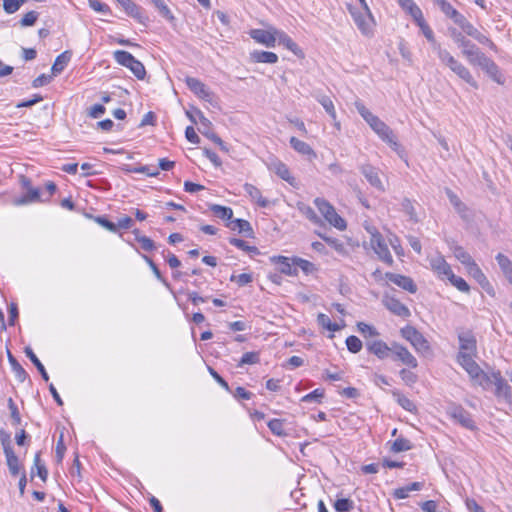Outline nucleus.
I'll use <instances>...</instances> for the list:
<instances>
[{"label":"nucleus","instance_id":"nucleus-4","mask_svg":"<svg viewBox=\"0 0 512 512\" xmlns=\"http://www.w3.org/2000/svg\"><path fill=\"white\" fill-rule=\"evenodd\" d=\"M367 231L370 234V246L373 251L377 254L381 261L389 266H392L394 260L382 234L374 227L367 228Z\"/></svg>","mask_w":512,"mask_h":512},{"label":"nucleus","instance_id":"nucleus-1","mask_svg":"<svg viewBox=\"0 0 512 512\" xmlns=\"http://www.w3.org/2000/svg\"><path fill=\"white\" fill-rule=\"evenodd\" d=\"M356 110L361 117L366 121L370 128L377 134V136L387 143L394 151L400 152V144L393 130L383 122L378 116L374 115L362 101L357 100L354 103Z\"/></svg>","mask_w":512,"mask_h":512},{"label":"nucleus","instance_id":"nucleus-11","mask_svg":"<svg viewBox=\"0 0 512 512\" xmlns=\"http://www.w3.org/2000/svg\"><path fill=\"white\" fill-rule=\"evenodd\" d=\"M400 334L405 340L410 342L417 352L424 353L430 350L429 342L415 327L405 326L401 328Z\"/></svg>","mask_w":512,"mask_h":512},{"label":"nucleus","instance_id":"nucleus-52","mask_svg":"<svg viewBox=\"0 0 512 512\" xmlns=\"http://www.w3.org/2000/svg\"><path fill=\"white\" fill-rule=\"evenodd\" d=\"M447 280H449L450 283L461 292L468 293L470 291L468 283L463 278L456 276L454 273L450 274Z\"/></svg>","mask_w":512,"mask_h":512},{"label":"nucleus","instance_id":"nucleus-21","mask_svg":"<svg viewBox=\"0 0 512 512\" xmlns=\"http://www.w3.org/2000/svg\"><path fill=\"white\" fill-rule=\"evenodd\" d=\"M466 269L468 274L472 276L487 293L491 295L493 294V288L490 282L488 281L487 277L482 272V270L480 269L476 262H473Z\"/></svg>","mask_w":512,"mask_h":512},{"label":"nucleus","instance_id":"nucleus-61","mask_svg":"<svg viewBox=\"0 0 512 512\" xmlns=\"http://www.w3.org/2000/svg\"><path fill=\"white\" fill-rule=\"evenodd\" d=\"M399 375L403 382L408 386L414 385L418 380V377L414 372L405 368L400 370Z\"/></svg>","mask_w":512,"mask_h":512},{"label":"nucleus","instance_id":"nucleus-36","mask_svg":"<svg viewBox=\"0 0 512 512\" xmlns=\"http://www.w3.org/2000/svg\"><path fill=\"white\" fill-rule=\"evenodd\" d=\"M296 207H297L298 211L312 223H314V224L321 223L320 217L316 214V212L313 210V208L310 207L309 205L305 204L304 202H298L296 204Z\"/></svg>","mask_w":512,"mask_h":512},{"label":"nucleus","instance_id":"nucleus-32","mask_svg":"<svg viewBox=\"0 0 512 512\" xmlns=\"http://www.w3.org/2000/svg\"><path fill=\"white\" fill-rule=\"evenodd\" d=\"M392 396L395 401L406 411L411 413L417 412V407L412 400L403 395L399 390H393Z\"/></svg>","mask_w":512,"mask_h":512},{"label":"nucleus","instance_id":"nucleus-25","mask_svg":"<svg viewBox=\"0 0 512 512\" xmlns=\"http://www.w3.org/2000/svg\"><path fill=\"white\" fill-rule=\"evenodd\" d=\"M226 227L232 231H237L238 233L244 234L246 237H251L253 235V229L250 223L244 219H233L229 222H226Z\"/></svg>","mask_w":512,"mask_h":512},{"label":"nucleus","instance_id":"nucleus-48","mask_svg":"<svg viewBox=\"0 0 512 512\" xmlns=\"http://www.w3.org/2000/svg\"><path fill=\"white\" fill-rule=\"evenodd\" d=\"M293 264L296 268H300L305 274H311L316 271V267L312 262L299 257L293 258Z\"/></svg>","mask_w":512,"mask_h":512},{"label":"nucleus","instance_id":"nucleus-60","mask_svg":"<svg viewBox=\"0 0 512 512\" xmlns=\"http://www.w3.org/2000/svg\"><path fill=\"white\" fill-rule=\"evenodd\" d=\"M229 243L243 251L252 252L257 254L258 248L255 246H249L246 241L238 238H230Z\"/></svg>","mask_w":512,"mask_h":512},{"label":"nucleus","instance_id":"nucleus-13","mask_svg":"<svg viewBox=\"0 0 512 512\" xmlns=\"http://www.w3.org/2000/svg\"><path fill=\"white\" fill-rule=\"evenodd\" d=\"M391 349V353L393 355L394 360L400 361L401 363L412 369L418 366L417 359L411 354V352L405 346L397 342H392Z\"/></svg>","mask_w":512,"mask_h":512},{"label":"nucleus","instance_id":"nucleus-7","mask_svg":"<svg viewBox=\"0 0 512 512\" xmlns=\"http://www.w3.org/2000/svg\"><path fill=\"white\" fill-rule=\"evenodd\" d=\"M459 352L457 362L477 357V341L472 331H462L458 334Z\"/></svg>","mask_w":512,"mask_h":512},{"label":"nucleus","instance_id":"nucleus-28","mask_svg":"<svg viewBox=\"0 0 512 512\" xmlns=\"http://www.w3.org/2000/svg\"><path fill=\"white\" fill-rule=\"evenodd\" d=\"M6 458V463L9 469V472L12 476H17L20 474L23 466L20 463L18 456L15 454L14 450L4 453Z\"/></svg>","mask_w":512,"mask_h":512},{"label":"nucleus","instance_id":"nucleus-55","mask_svg":"<svg viewBox=\"0 0 512 512\" xmlns=\"http://www.w3.org/2000/svg\"><path fill=\"white\" fill-rule=\"evenodd\" d=\"M411 448L412 446L410 441L403 437L397 438L391 446V450L395 453L408 451Z\"/></svg>","mask_w":512,"mask_h":512},{"label":"nucleus","instance_id":"nucleus-10","mask_svg":"<svg viewBox=\"0 0 512 512\" xmlns=\"http://www.w3.org/2000/svg\"><path fill=\"white\" fill-rule=\"evenodd\" d=\"M452 37L455 43L461 48L463 56L473 65L484 53L475 44L468 40L462 33L453 31Z\"/></svg>","mask_w":512,"mask_h":512},{"label":"nucleus","instance_id":"nucleus-23","mask_svg":"<svg viewBox=\"0 0 512 512\" xmlns=\"http://www.w3.org/2000/svg\"><path fill=\"white\" fill-rule=\"evenodd\" d=\"M276 41H278L279 44L283 45L296 56H303V52L299 46L284 31L278 29L275 30V42Z\"/></svg>","mask_w":512,"mask_h":512},{"label":"nucleus","instance_id":"nucleus-41","mask_svg":"<svg viewBox=\"0 0 512 512\" xmlns=\"http://www.w3.org/2000/svg\"><path fill=\"white\" fill-rule=\"evenodd\" d=\"M25 354L31 360V362L36 366V368L40 372L43 380L48 381L49 380L48 373L46 372L45 367L43 366L41 361L38 359V357L35 355L33 350L30 347H26Z\"/></svg>","mask_w":512,"mask_h":512},{"label":"nucleus","instance_id":"nucleus-45","mask_svg":"<svg viewBox=\"0 0 512 512\" xmlns=\"http://www.w3.org/2000/svg\"><path fill=\"white\" fill-rule=\"evenodd\" d=\"M318 324L331 332H336L340 329V326L336 323H333L328 315L324 313H319L317 316Z\"/></svg>","mask_w":512,"mask_h":512},{"label":"nucleus","instance_id":"nucleus-19","mask_svg":"<svg viewBox=\"0 0 512 512\" xmlns=\"http://www.w3.org/2000/svg\"><path fill=\"white\" fill-rule=\"evenodd\" d=\"M385 279L388 281L394 283L395 285L401 287L402 289L410 292L415 293L417 291V286L414 283L413 279L396 273L387 272L384 274Z\"/></svg>","mask_w":512,"mask_h":512},{"label":"nucleus","instance_id":"nucleus-57","mask_svg":"<svg viewBox=\"0 0 512 512\" xmlns=\"http://www.w3.org/2000/svg\"><path fill=\"white\" fill-rule=\"evenodd\" d=\"M8 408L10 410V416L12 419V424L17 426L21 424V415L18 410L17 405L15 404L14 400L12 398H9L7 401Z\"/></svg>","mask_w":512,"mask_h":512},{"label":"nucleus","instance_id":"nucleus-2","mask_svg":"<svg viewBox=\"0 0 512 512\" xmlns=\"http://www.w3.org/2000/svg\"><path fill=\"white\" fill-rule=\"evenodd\" d=\"M434 52H436L441 63L449 67L450 70L454 72L459 78H461L467 84L471 85L473 88H478V84L474 80L470 71L460 61L452 56L449 51L443 49L441 46H437Z\"/></svg>","mask_w":512,"mask_h":512},{"label":"nucleus","instance_id":"nucleus-29","mask_svg":"<svg viewBox=\"0 0 512 512\" xmlns=\"http://www.w3.org/2000/svg\"><path fill=\"white\" fill-rule=\"evenodd\" d=\"M251 59L256 63L274 64L278 61V56L274 52L255 50L251 53Z\"/></svg>","mask_w":512,"mask_h":512},{"label":"nucleus","instance_id":"nucleus-6","mask_svg":"<svg viewBox=\"0 0 512 512\" xmlns=\"http://www.w3.org/2000/svg\"><path fill=\"white\" fill-rule=\"evenodd\" d=\"M348 10L361 33L365 36H371L375 27V21L370 9L362 8L361 10H357L349 5Z\"/></svg>","mask_w":512,"mask_h":512},{"label":"nucleus","instance_id":"nucleus-12","mask_svg":"<svg viewBox=\"0 0 512 512\" xmlns=\"http://www.w3.org/2000/svg\"><path fill=\"white\" fill-rule=\"evenodd\" d=\"M447 414L451 419L466 429L475 430L476 425L471 414L460 405H451L447 409Z\"/></svg>","mask_w":512,"mask_h":512},{"label":"nucleus","instance_id":"nucleus-46","mask_svg":"<svg viewBox=\"0 0 512 512\" xmlns=\"http://www.w3.org/2000/svg\"><path fill=\"white\" fill-rule=\"evenodd\" d=\"M151 2L158 9L161 16L164 17L166 20H168L171 23L175 20L173 13L169 9V7L164 3L163 0H151Z\"/></svg>","mask_w":512,"mask_h":512},{"label":"nucleus","instance_id":"nucleus-59","mask_svg":"<svg viewBox=\"0 0 512 512\" xmlns=\"http://www.w3.org/2000/svg\"><path fill=\"white\" fill-rule=\"evenodd\" d=\"M259 361H260V356H259L258 352H255V351L246 352L241 357V359L238 363V366L241 367L246 364H257Z\"/></svg>","mask_w":512,"mask_h":512},{"label":"nucleus","instance_id":"nucleus-20","mask_svg":"<svg viewBox=\"0 0 512 512\" xmlns=\"http://www.w3.org/2000/svg\"><path fill=\"white\" fill-rule=\"evenodd\" d=\"M430 265H431L432 270L442 280L448 279L450 274L453 273L450 265L446 262V260L441 255H437V256L431 258Z\"/></svg>","mask_w":512,"mask_h":512},{"label":"nucleus","instance_id":"nucleus-27","mask_svg":"<svg viewBox=\"0 0 512 512\" xmlns=\"http://www.w3.org/2000/svg\"><path fill=\"white\" fill-rule=\"evenodd\" d=\"M400 7L409 14L413 20H420L423 15L420 7L414 2V0H397Z\"/></svg>","mask_w":512,"mask_h":512},{"label":"nucleus","instance_id":"nucleus-64","mask_svg":"<svg viewBox=\"0 0 512 512\" xmlns=\"http://www.w3.org/2000/svg\"><path fill=\"white\" fill-rule=\"evenodd\" d=\"M253 280L252 275L249 273H242L239 275H232L230 281L236 282L239 286H245Z\"/></svg>","mask_w":512,"mask_h":512},{"label":"nucleus","instance_id":"nucleus-50","mask_svg":"<svg viewBox=\"0 0 512 512\" xmlns=\"http://www.w3.org/2000/svg\"><path fill=\"white\" fill-rule=\"evenodd\" d=\"M284 420L272 419L268 422L270 431L277 436H286L287 432L284 429Z\"/></svg>","mask_w":512,"mask_h":512},{"label":"nucleus","instance_id":"nucleus-34","mask_svg":"<svg viewBox=\"0 0 512 512\" xmlns=\"http://www.w3.org/2000/svg\"><path fill=\"white\" fill-rule=\"evenodd\" d=\"M8 361L11 366L12 371L15 374V377L20 381L24 382L28 376L27 372L21 366V364L16 360V358L11 354L10 351L7 352Z\"/></svg>","mask_w":512,"mask_h":512},{"label":"nucleus","instance_id":"nucleus-18","mask_svg":"<svg viewBox=\"0 0 512 512\" xmlns=\"http://www.w3.org/2000/svg\"><path fill=\"white\" fill-rule=\"evenodd\" d=\"M361 173L364 175L369 184L378 191H385L384 184L380 179L379 170L370 164H365L360 167Z\"/></svg>","mask_w":512,"mask_h":512},{"label":"nucleus","instance_id":"nucleus-53","mask_svg":"<svg viewBox=\"0 0 512 512\" xmlns=\"http://www.w3.org/2000/svg\"><path fill=\"white\" fill-rule=\"evenodd\" d=\"M273 167H274V171L275 173L283 180L287 181V182H290V180L292 179L291 177V174H290V171L288 169V167L280 162V161H277L275 163H273Z\"/></svg>","mask_w":512,"mask_h":512},{"label":"nucleus","instance_id":"nucleus-37","mask_svg":"<svg viewBox=\"0 0 512 512\" xmlns=\"http://www.w3.org/2000/svg\"><path fill=\"white\" fill-rule=\"evenodd\" d=\"M423 484L421 482H413L407 486L400 487L394 490L393 496L395 499H405L409 496V493L412 491H418L422 488Z\"/></svg>","mask_w":512,"mask_h":512},{"label":"nucleus","instance_id":"nucleus-38","mask_svg":"<svg viewBox=\"0 0 512 512\" xmlns=\"http://www.w3.org/2000/svg\"><path fill=\"white\" fill-rule=\"evenodd\" d=\"M124 10L129 16L133 17L141 24L145 25L149 21V18L144 15L142 8L135 4L133 1L129 7H126Z\"/></svg>","mask_w":512,"mask_h":512},{"label":"nucleus","instance_id":"nucleus-30","mask_svg":"<svg viewBox=\"0 0 512 512\" xmlns=\"http://www.w3.org/2000/svg\"><path fill=\"white\" fill-rule=\"evenodd\" d=\"M415 23L419 26L421 32L425 38L431 43L433 51L436 50L437 46H441L435 39L433 30L430 28L428 23L425 21L424 16H421L420 20H415Z\"/></svg>","mask_w":512,"mask_h":512},{"label":"nucleus","instance_id":"nucleus-35","mask_svg":"<svg viewBox=\"0 0 512 512\" xmlns=\"http://www.w3.org/2000/svg\"><path fill=\"white\" fill-rule=\"evenodd\" d=\"M446 17L451 19L455 24L464 16L457 11L449 2L446 0L441 1V5L438 6Z\"/></svg>","mask_w":512,"mask_h":512},{"label":"nucleus","instance_id":"nucleus-8","mask_svg":"<svg viewBox=\"0 0 512 512\" xmlns=\"http://www.w3.org/2000/svg\"><path fill=\"white\" fill-rule=\"evenodd\" d=\"M115 61L127 68L138 78L144 79L146 70L144 65L137 60L131 53L124 50H117L113 53Z\"/></svg>","mask_w":512,"mask_h":512},{"label":"nucleus","instance_id":"nucleus-54","mask_svg":"<svg viewBox=\"0 0 512 512\" xmlns=\"http://www.w3.org/2000/svg\"><path fill=\"white\" fill-rule=\"evenodd\" d=\"M28 0H3V9L7 14H13Z\"/></svg>","mask_w":512,"mask_h":512},{"label":"nucleus","instance_id":"nucleus-14","mask_svg":"<svg viewBox=\"0 0 512 512\" xmlns=\"http://www.w3.org/2000/svg\"><path fill=\"white\" fill-rule=\"evenodd\" d=\"M492 385L495 386V396L506 401L511 400V387L502 377L500 371L491 373Z\"/></svg>","mask_w":512,"mask_h":512},{"label":"nucleus","instance_id":"nucleus-40","mask_svg":"<svg viewBox=\"0 0 512 512\" xmlns=\"http://www.w3.org/2000/svg\"><path fill=\"white\" fill-rule=\"evenodd\" d=\"M445 193H446L451 205L454 207V209L461 216H464V214L467 210L466 205L460 200V198L451 189L446 188Z\"/></svg>","mask_w":512,"mask_h":512},{"label":"nucleus","instance_id":"nucleus-26","mask_svg":"<svg viewBox=\"0 0 512 512\" xmlns=\"http://www.w3.org/2000/svg\"><path fill=\"white\" fill-rule=\"evenodd\" d=\"M291 147L301 155L308 156L310 159L316 158V153L312 147L296 137H291L289 140Z\"/></svg>","mask_w":512,"mask_h":512},{"label":"nucleus","instance_id":"nucleus-33","mask_svg":"<svg viewBox=\"0 0 512 512\" xmlns=\"http://www.w3.org/2000/svg\"><path fill=\"white\" fill-rule=\"evenodd\" d=\"M71 52L64 51L60 55H58L54 61V64L52 65V74L58 75L60 74L65 67L68 65L69 61L71 60Z\"/></svg>","mask_w":512,"mask_h":512},{"label":"nucleus","instance_id":"nucleus-5","mask_svg":"<svg viewBox=\"0 0 512 512\" xmlns=\"http://www.w3.org/2000/svg\"><path fill=\"white\" fill-rule=\"evenodd\" d=\"M314 204L324 219L340 231L346 229V221L336 212L335 208L324 198H316Z\"/></svg>","mask_w":512,"mask_h":512},{"label":"nucleus","instance_id":"nucleus-62","mask_svg":"<svg viewBox=\"0 0 512 512\" xmlns=\"http://www.w3.org/2000/svg\"><path fill=\"white\" fill-rule=\"evenodd\" d=\"M357 328H358L359 332H361L363 334L364 337H367V336L374 337V336L379 335L378 331L373 326L366 324L364 322H359L357 324Z\"/></svg>","mask_w":512,"mask_h":512},{"label":"nucleus","instance_id":"nucleus-58","mask_svg":"<svg viewBox=\"0 0 512 512\" xmlns=\"http://www.w3.org/2000/svg\"><path fill=\"white\" fill-rule=\"evenodd\" d=\"M346 346L351 353H358L361 351L363 344L357 336L351 335L346 339Z\"/></svg>","mask_w":512,"mask_h":512},{"label":"nucleus","instance_id":"nucleus-15","mask_svg":"<svg viewBox=\"0 0 512 512\" xmlns=\"http://www.w3.org/2000/svg\"><path fill=\"white\" fill-rule=\"evenodd\" d=\"M275 27H269L267 30L264 29H252L249 35L257 43L265 45L266 47L275 46Z\"/></svg>","mask_w":512,"mask_h":512},{"label":"nucleus","instance_id":"nucleus-24","mask_svg":"<svg viewBox=\"0 0 512 512\" xmlns=\"http://www.w3.org/2000/svg\"><path fill=\"white\" fill-rule=\"evenodd\" d=\"M367 350L379 359H385L391 353V346L382 340H373L366 343Z\"/></svg>","mask_w":512,"mask_h":512},{"label":"nucleus","instance_id":"nucleus-43","mask_svg":"<svg viewBox=\"0 0 512 512\" xmlns=\"http://www.w3.org/2000/svg\"><path fill=\"white\" fill-rule=\"evenodd\" d=\"M453 254L455 258L460 261L466 268L475 262L471 255L461 246H455L453 248Z\"/></svg>","mask_w":512,"mask_h":512},{"label":"nucleus","instance_id":"nucleus-22","mask_svg":"<svg viewBox=\"0 0 512 512\" xmlns=\"http://www.w3.org/2000/svg\"><path fill=\"white\" fill-rule=\"evenodd\" d=\"M271 262L277 265L278 270L289 276H296L298 273L297 268L293 264V258L285 256H273L270 258Z\"/></svg>","mask_w":512,"mask_h":512},{"label":"nucleus","instance_id":"nucleus-42","mask_svg":"<svg viewBox=\"0 0 512 512\" xmlns=\"http://www.w3.org/2000/svg\"><path fill=\"white\" fill-rule=\"evenodd\" d=\"M210 209L213 214L220 219L226 220L227 222L233 220V210L230 207L215 204L212 205Z\"/></svg>","mask_w":512,"mask_h":512},{"label":"nucleus","instance_id":"nucleus-49","mask_svg":"<svg viewBox=\"0 0 512 512\" xmlns=\"http://www.w3.org/2000/svg\"><path fill=\"white\" fill-rule=\"evenodd\" d=\"M354 507V501L348 498L337 499L334 503L336 512H350L354 509Z\"/></svg>","mask_w":512,"mask_h":512},{"label":"nucleus","instance_id":"nucleus-31","mask_svg":"<svg viewBox=\"0 0 512 512\" xmlns=\"http://www.w3.org/2000/svg\"><path fill=\"white\" fill-rule=\"evenodd\" d=\"M244 191L249 195L251 200L256 202L260 207H267L269 205L268 200L262 197L261 191L254 185L246 183L244 185Z\"/></svg>","mask_w":512,"mask_h":512},{"label":"nucleus","instance_id":"nucleus-17","mask_svg":"<svg viewBox=\"0 0 512 512\" xmlns=\"http://www.w3.org/2000/svg\"><path fill=\"white\" fill-rule=\"evenodd\" d=\"M473 65L481 67L498 84L503 83L498 66L490 58L486 57L485 54L480 56Z\"/></svg>","mask_w":512,"mask_h":512},{"label":"nucleus","instance_id":"nucleus-44","mask_svg":"<svg viewBox=\"0 0 512 512\" xmlns=\"http://www.w3.org/2000/svg\"><path fill=\"white\" fill-rule=\"evenodd\" d=\"M33 462L34 463H33L32 470L34 468H36L37 475L40 477V479L42 481L45 482L47 480V477H48V470H47L45 464L41 461L40 452H37L35 454Z\"/></svg>","mask_w":512,"mask_h":512},{"label":"nucleus","instance_id":"nucleus-56","mask_svg":"<svg viewBox=\"0 0 512 512\" xmlns=\"http://www.w3.org/2000/svg\"><path fill=\"white\" fill-rule=\"evenodd\" d=\"M470 37L474 38L480 44L488 46L490 49L494 51L497 50L496 45L486 35L481 33L477 28L474 30L473 33H471Z\"/></svg>","mask_w":512,"mask_h":512},{"label":"nucleus","instance_id":"nucleus-3","mask_svg":"<svg viewBox=\"0 0 512 512\" xmlns=\"http://www.w3.org/2000/svg\"><path fill=\"white\" fill-rule=\"evenodd\" d=\"M459 365L468 373L474 385L488 390L492 385L491 374L484 372L481 367L476 363L475 358H468L458 362Z\"/></svg>","mask_w":512,"mask_h":512},{"label":"nucleus","instance_id":"nucleus-51","mask_svg":"<svg viewBox=\"0 0 512 512\" xmlns=\"http://www.w3.org/2000/svg\"><path fill=\"white\" fill-rule=\"evenodd\" d=\"M496 260L500 269L502 270L504 276L507 274H511L512 272V262L511 260L504 254L498 253L496 255Z\"/></svg>","mask_w":512,"mask_h":512},{"label":"nucleus","instance_id":"nucleus-9","mask_svg":"<svg viewBox=\"0 0 512 512\" xmlns=\"http://www.w3.org/2000/svg\"><path fill=\"white\" fill-rule=\"evenodd\" d=\"M185 83L192 93H194L199 99L210 103L213 106H217L218 101L214 92H212L202 81L198 78L187 76Z\"/></svg>","mask_w":512,"mask_h":512},{"label":"nucleus","instance_id":"nucleus-63","mask_svg":"<svg viewBox=\"0 0 512 512\" xmlns=\"http://www.w3.org/2000/svg\"><path fill=\"white\" fill-rule=\"evenodd\" d=\"M91 9L98 13L107 14L110 12V8L107 4L100 0H88Z\"/></svg>","mask_w":512,"mask_h":512},{"label":"nucleus","instance_id":"nucleus-39","mask_svg":"<svg viewBox=\"0 0 512 512\" xmlns=\"http://www.w3.org/2000/svg\"><path fill=\"white\" fill-rule=\"evenodd\" d=\"M316 100L322 105L326 113L331 117L332 120H336V110L333 101L327 95H317Z\"/></svg>","mask_w":512,"mask_h":512},{"label":"nucleus","instance_id":"nucleus-47","mask_svg":"<svg viewBox=\"0 0 512 512\" xmlns=\"http://www.w3.org/2000/svg\"><path fill=\"white\" fill-rule=\"evenodd\" d=\"M40 200V192L36 188H29L28 192L25 196L20 199L15 200L16 205H24L27 203L35 202Z\"/></svg>","mask_w":512,"mask_h":512},{"label":"nucleus","instance_id":"nucleus-16","mask_svg":"<svg viewBox=\"0 0 512 512\" xmlns=\"http://www.w3.org/2000/svg\"><path fill=\"white\" fill-rule=\"evenodd\" d=\"M384 306L394 315L408 318L411 315L409 308L401 303L397 298L393 296H384L382 300Z\"/></svg>","mask_w":512,"mask_h":512}]
</instances>
